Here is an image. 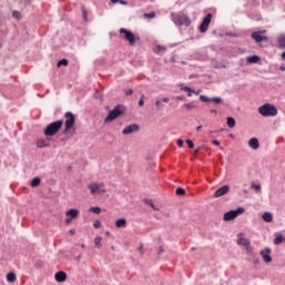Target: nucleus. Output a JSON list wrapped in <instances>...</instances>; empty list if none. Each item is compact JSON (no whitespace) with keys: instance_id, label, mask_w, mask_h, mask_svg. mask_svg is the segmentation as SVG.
<instances>
[{"instance_id":"1","label":"nucleus","mask_w":285,"mask_h":285,"mask_svg":"<svg viewBox=\"0 0 285 285\" xmlns=\"http://www.w3.org/2000/svg\"><path fill=\"white\" fill-rule=\"evenodd\" d=\"M258 112L262 115V117H277V107L266 102L258 107Z\"/></svg>"},{"instance_id":"2","label":"nucleus","mask_w":285,"mask_h":285,"mask_svg":"<svg viewBox=\"0 0 285 285\" xmlns=\"http://www.w3.org/2000/svg\"><path fill=\"white\" fill-rule=\"evenodd\" d=\"M63 126V120H58L55 122L49 124L45 129V136L46 137H55L59 130H61V127Z\"/></svg>"},{"instance_id":"3","label":"nucleus","mask_w":285,"mask_h":285,"mask_svg":"<svg viewBox=\"0 0 285 285\" xmlns=\"http://www.w3.org/2000/svg\"><path fill=\"white\" fill-rule=\"evenodd\" d=\"M124 106H116L111 111H109L108 116L105 119V124H110V121H115V119L121 117V115H124Z\"/></svg>"},{"instance_id":"4","label":"nucleus","mask_w":285,"mask_h":285,"mask_svg":"<svg viewBox=\"0 0 285 285\" xmlns=\"http://www.w3.org/2000/svg\"><path fill=\"white\" fill-rule=\"evenodd\" d=\"M171 19L176 26H190V18L186 14L171 13Z\"/></svg>"},{"instance_id":"5","label":"nucleus","mask_w":285,"mask_h":285,"mask_svg":"<svg viewBox=\"0 0 285 285\" xmlns=\"http://www.w3.org/2000/svg\"><path fill=\"white\" fill-rule=\"evenodd\" d=\"M119 32L120 35H124V39L125 41H128L129 46H135V41H139V37H135V33L126 28H121Z\"/></svg>"},{"instance_id":"6","label":"nucleus","mask_w":285,"mask_h":285,"mask_svg":"<svg viewBox=\"0 0 285 285\" xmlns=\"http://www.w3.org/2000/svg\"><path fill=\"white\" fill-rule=\"evenodd\" d=\"M244 213V207H238L237 209H234V210H229V212H226L224 214V222H233V219H237V217H239V215H243Z\"/></svg>"},{"instance_id":"7","label":"nucleus","mask_w":285,"mask_h":285,"mask_svg":"<svg viewBox=\"0 0 285 285\" xmlns=\"http://www.w3.org/2000/svg\"><path fill=\"white\" fill-rule=\"evenodd\" d=\"M91 195H101L106 193V185L104 183H91L88 185Z\"/></svg>"},{"instance_id":"8","label":"nucleus","mask_w":285,"mask_h":285,"mask_svg":"<svg viewBox=\"0 0 285 285\" xmlns=\"http://www.w3.org/2000/svg\"><path fill=\"white\" fill-rule=\"evenodd\" d=\"M66 117V122H65V132H68L72 126H75V115H72V112L68 111L65 115Z\"/></svg>"},{"instance_id":"9","label":"nucleus","mask_w":285,"mask_h":285,"mask_svg":"<svg viewBox=\"0 0 285 285\" xmlns=\"http://www.w3.org/2000/svg\"><path fill=\"white\" fill-rule=\"evenodd\" d=\"M266 30L263 31H254L252 33V39H254V41H256V43H262V41H268V38H266Z\"/></svg>"},{"instance_id":"10","label":"nucleus","mask_w":285,"mask_h":285,"mask_svg":"<svg viewBox=\"0 0 285 285\" xmlns=\"http://www.w3.org/2000/svg\"><path fill=\"white\" fill-rule=\"evenodd\" d=\"M210 21H213V14L208 13L202 21L199 31L206 32L208 30V26H210Z\"/></svg>"},{"instance_id":"11","label":"nucleus","mask_w":285,"mask_h":285,"mask_svg":"<svg viewBox=\"0 0 285 285\" xmlns=\"http://www.w3.org/2000/svg\"><path fill=\"white\" fill-rule=\"evenodd\" d=\"M132 132H139V125L132 124L124 128L122 135H132Z\"/></svg>"},{"instance_id":"12","label":"nucleus","mask_w":285,"mask_h":285,"mask_svg":"<svg viewBox=\"0 0 285 285\" xmlns=\"http://www.w3.org/2000/svg\"><path fill=\"white\" fill-rule=\"evenodd\" d=\"M228 190H230V187L224 185L215 191L214 197H224V195H227Z\"/></svg>"},{"instance_id":"13","label":"nucleus","mask_w":285,"mask_h":285,"mask_svg":"<svg viewBox=\"0 0 285 285\" xmlns=\"http://www.w3.org/2000/svg\"><path fill=\"white\" fill-rule=\"evenodd\" d=\"M261 255H262L265 264H271L273 262V258L271 257V249L267 248V249L262 250Z\"/></svg>"},{"instance_id":"14","label":"nucleus","mask_w":285,"mask_h":285,"mask_svg":"<svg viewBox=\"0 0 285 285\" xmlns=\"http://www.w3.org/2000/svg\"><path fill=\"white\" fill-rule=\"evenodd\" d=\"M276 41L278 43V48L281 50H285V35L284 33L278 35L276 38Z\"/></svg>"},{"instance_id":"15","label":"nucleus","mask_w":285,"mask_h":285,"mask_svg":"<svg viewBox=\"0 0 285 285\" xmlns=\"http://www.w3.org/2000/svg\"><path fill=\"white\" fill-rule=\"evenodd\" d=\"M248 146L253 150H257L259 148V140L257 138H252L248 140Z\"/></svg>"},{"instance_id":"16","label":"nucleus","mask_w":285,"mask_h":285,"mask_svg":"<svg viewBox=\"0 0 285 285\" xmlns=\"http://www.w3.org/2000/svg\"><path fill=\"white\" fill-rule=\"evenodd\" d=\"M55 279L56 282H66V279H68V275H66L65 272H58L55 275Z\"/></svg>"},{"instance_id":"17","label":"nucleus","mask_w":285,"mask_h":285,"mask_svg":"<svg viewBox=\"0 0 285 285\" xmlns=\"http://www.w3.org/2000/svg\"><path fill=\"white\" fill-rule=\"evenodd\" d=\"M238 246H245V248H248L250 246V240L245 237H239L237 239Z\"/></svg>"},{"instance_id":"18","label":"nucleus","mask_w":285,"mask_h":285,"mask_svg":"<svg viewBox=\"0 0 285 285\" xmlns=\"http://www.w3.org/2000/svg\"><path fill=\"white\" fill-rule=\"evenodd\" d=\"M67 217H70L71 219H77L79 217V210L78 209H69L66 212Z\"/></svg>"},{"instance_id":"19","label":"nucleus","mask_w":285,"mask_h":285,"mask_svg":"<svg viewBox=\"0 0 285 285\" xmlns=\"http://www.w3.org/2000/svg\"><path fill=\"white\" fill-rule=\"evenodd\" d=\"M262 219L266 222V224H271V222H273V214L271 212H265Z\"/></svg>"},{"instance_id":"20","label":"nucleus","mask_w":285,"mask_h":285,"mask_svg":"<svg viewBox=\"0 0 285 285\" xmlns=\"http://www.w3.org/2000/svg\"><path fill=\"white\" fill-rule=\"evenodd\" d=\"M126 226H128V220H126V218L116 220V228H126Z\"/></svg>"},{"instance_id":"21","label":"nucleus","mask_w":285,"mask_h":285,"mask_svg":"<svg viewBox=\"0 0 285 285\" xmlns=\"http://www.w3.org/2000/svg\"><path fill=\"white\" fill-rule=\"evenodd\" d=\"M7 282L13 283L17 282V274L16 273H8L7 274Z\"/></svg>"},{"instance_id":"22","label":"nucleus","mask_w":285,"mask_h":285,"mask_svg":"<svg viewBox=\"0 0 285 285\" xmlns=\"http://www.w3.org/2000/svg\"><path fill=\"white\" fill-rule=\"evenodd\" d=\"M282 242H284V236L282 234H277L274 239L275 246H279V244H282Z\"/></svg>"},{"instance_id":"23","label":"nucleus","mask_w":285,"mask_h":285,"mask_svg":"<svg viewBox=\"0 0 285 285\" xmlns=\"http://www.w3.org/2000/svg\"><path fill=\"white\" fill-rule=\"evenodd\" d=\"M180 89L187 92V97H193V95H195V90L190 89V87H181Z\"/></svg>"},{"instance_id":"24","label":"nucleus","mask_w":285,"mask_h":285,"mask_svg":"<svg viewBox=\"0 0 285 285\" xmlns=\"http://www.w3.org/2000/svg\"><path fill=\"white\" fill-rule=\"evenodd\" d=\"M37 147L38 148H46V147H48V141H46V139H39L37 141Z\"/></svg>"},{"instance_id":"25","label":"nucleus","mask_w":285,"mask_h":285,"mask_svg":"<svg viewBox=\"0 0 285 285\" xmlns=\"http://www.w3.org/2000/svg\"><path fill=\"white\" fill-rule=\"evenodd\" d=\"M259 61V56H250L247 58L248 63H257Z\"/></svg>"},{"instance_id":"26","label":"nucleus","mask_w":285,"mask_h":285,"mask_svg":"<svg viewBox=\"0 0 285 285\" xmlns=\"http://www.w3.org/2000/svg\"><path fill=\"white\" fill-rule=\"evenodd\" d=\"M39 184H41V178H39V177H35V178L31 180V186H32V188H37V186H39Z\"/></svg>"},{"instance_id":"27","label":"nucleus","mask_w":285,"mask_h":285,"mask_svg":"<svg viewBox=\"0 0 285 285\" xmlns=\"http://www.w3.org/2000/svg\"><path fill=\"white\" fill-rule=\"evenodd\" d=\"M235 124H236L235 118H233V117L227 118L228 128H235Z\"/></svg>"},{"instance_id":"28","label":"nucleus","mask_w":285,"mask_h":285,"mask_svg":"<svg viewBox=\"0 0 285 285\" xmlns=\"http://www.w3.org/2000/svg\"><path fill=\"white\" fill-rule=\"evenodd\" d=\"M145 204H147V206H151L154 210H159V208L155 206V203H153L151 199H145Z\"/></svg>"},{"instance_id":"29","label":"nucleus","mask_w":285,"mask_h":285,"mask_svg":"<svg viewBox=\"0 0 285 285\" xmlns=\"http://www.w3.org/2000/svg\"><path fill=\"white\" fill-rule=\"evenodd\" d=\"M58 68H61V66H68V59H61L58 61Z\"/></svg>"},{"instance_id":"30","label":"nucleus","mask_w":285,"mask_h":285,"mask_svg":"<svg viewBox=\"0 0 285 285\" xmlns=\"http://www.w3.org/2000/svg\"><path fill=\"white\" fill-rule=\"evenodd\" d=\"M90 213H95V215H99V213H101V208L100 207H91Z\"/></svg>"},{"instance_id":"31","label":"nucleus","mask_w":285,"mask_h":285,"mask_svg":"<svg viewBox=\"0 0 285 285\" xmlns=\"http://www.w3.org/2000/svg\"><path fill=\"white\" fill-rule=\"evenodd\" d=\"M95 246H98V248L101 247V236L95 238Z\"/></svg>"},{"instance_id":"32","label":"nucleus","mask_w":285,"mask_h":285,"mask_svg":"<svg viewBox=\"0 0 285 285\" xmlns=\"http://www.w3.org/2000/svg\"><path fill=\"white\" fill-rule=\"evenodd\" d=\"M176 195H186V189L179 187L176 189Z\"/></svg>"},{"instance_id":"33","label":"nucleus","mask_w":285,"mask_h":285,"mask_svg":"<svg viewBox=\"0 0 285 285\" xmlns=\"http://www.w3.org/2000/svg\"><path fill=\"white\" fill-rule=\"evenodd\" d=\"M199 99H200V101L208 102V101H210L212 98H209L207 96H204V95H200Z\"/></svg>"},{"instance_id":"34","label":"nucleus","mask_w":285,"mask_h":285,"mask_svg":"<svg viewBox=\"0 0 285 285\" xmlns=\"http://www.w3.org/2000/svg\"><path fill=\"white\" fill-rule=\"evenodd\" d=\"M210 101H212L213 104H222V98H219V97H214V98L210 99Z\"/></svg>"},{"instance_id":"35","label":"nucleus","mask_w":285,"mask_h":285,"mask_svg":"<svg viewBox=\"0 0 285 285\" xmlns=\"http://www.w3.org/2000/svg\"><path fill=\"white\" fill-rule=\"evenodd\" d=\"M184 107L186 108V110H193V108H195V105L193 104H185Z\"/></svg>"},{"instance_id":"36","label":"nucleus","mask_w":285,"mask_h":285,"mask_svg":"<svg viewBox=\"0 0 285 285\" xmlns=\"http://www.w3.org/2000/svg\"><path fill=\"white\" fill-rule=\"evenodd\" d=\"M12 17H13L14 19H20V18H21V13H20L19 11H13V12H12Z\"/></svg>"},{"instance_id":"37","label":"nucleus","mask_w":285,"mask_h":285,"mask_svg":"<svg viewBox=\"0 0 285 285\" xmlns=\"http://www.w3.org/2000/svg\"><path fill=\"white\" fill-rule=\"evenodd\" d=\"M186 144L188 145V148H195V142H193V140L187 139Z\"/></svg>"},{"instance_id":"38","label":"nucleus","mask_w":285,"mask_h":285,"mask_svg":"<svg viewBox=\"0 0 285 285\" xmlns=\"http://www.w3.org/2000/svg\"><path fill=\"white\" fill-rule=\"evenodd\" d=\"M82 17L85 21H88V12L86 11V8H82Z\"/></svg>"},{"instance_id":"39","label":"nucleus","mask_w":285,"mask_h":285,"mask_svg":"<svg viewBox=\"0 0 285 285\" xmlns=\"http://www.w3.org/2000/svg\"><path fill=\"white\" fill-rule=\"evenodd\" d=\"M145 17H146L147 19H155V12L145 13Z\"/></svg>"},{"instance_id":"40","label":"nucleus","mask_w":285,"mask_h":285,"mask_svg":"<svg viewBox=\"0 0 285 285\" xmlns=\"http://www.w3.org/2000/svg\"><path fill=\"white\" fill-rule=\"evenodd\" d=\"M94 228H101V222L100 220H95Z\"/></svg>"},{"instance_id":"41","label":"nucleus","mask_w":285,"mask_h":285,"mask_svg":"<svg viewBox=\"0 0 285 285\" xmlns=\"http://www.w3.org/2000/svg\"><path fill=\"white\" fill-rule=\"evenodd\" d=\"M252 188H254L255 190H262V185L252 184Z\"/></svg>"},{"instance_id":"42","label":"nucleus","mask_w":285,"mask_h":285,"mask_svg":"<svg viewBox=\"0 0 285 285\" xmlns=\"http://www.w3.org/2000/svg\"><path fill=\"white\" fill-rule=\"evenodd\" d=\"M161 50H166V48H164L161 46H157L156 47V52H161Z\"/></svg>"},{"instance_id":"43","label":"nucleus","mask_w":285,"mask_h":285,"mask_svg":"<svg viewBox=\"0 0 285 285\" xmlns=\"http://www.w3.org/2000/svg\"><path fill=\"white\" fill-rule=\"evenodd\" d=\"M132 92H134L132 89L125 90V95H127V97H130Z\"/></svg>"},{"instance_id":"44","label":"nucleus","mask_w":285,"mask_h":285,"mask_svg":"<svg viewBox=\"0 0 285 285\" xmlns=\"http://www.w3.org/2000/svg\"><path fill=\"white\" fill-rule=\"evenodd\" d=\"M177 146H178L179 148H181V147L184 146V140L178 139V140H177Z\"/></svg>"},{"instance_id":"45","label":"nucleus","mask_w":285,"mask_h":285,"mask_svg":"<svg viewBox=\"0 0 285 285\" xmlns=\"http://www.w3.org/2000/svg\"><path fill=\"white\" fill-rule=\"evenodd\" d=\"M156 107L159 109L161 108V100H156Z\"/></svg>"},{"instance_id":"46","label":"nucleus","mask_w":285,"mask_h":285,"mask_svg":"<svg viewBox=\"0 0 285 285\" xmlns=\"http://www.w3.org/2000/svg\"><path fill=\"white\" fill-rule=\"evenodd\" d=\"M139 106H144V95L141 96L140 100L138 101Z\"/></svg>"},{"instance_id":"47","label":"nucleus","mask_w":285,"mask_h":285,"mask_svg":"<svg viewBox=\"0 0 285 285\" xmlns=\"http://www.w3.org/2000/svg\"><path fill=\"white\" fill-rule=\"evenodd\" d=\"M212 144H213L214 146H220L219 140H213Z\"/></svg>"},{"instance_id":"48","label":"nucleus","mask_w":285,"mask_h":285,"mask_svg":"<svg viewBox=\"0 0 285 285\" xmlns=\"http://www.w3.org/2000/svg\"><path fill=\"white\" fill-rule=\"evenodd\" d=\"M163 101H164V104H168V101H170V98L165 97V98H163Z\"/></svg>"},{"instance_id":"49","label":"nucleus","mask_w":285,"mask_h":285,"mask_svg":"<svg viewBox=\"0 0 285 285\" xmlns=\"http://www.w3.org/2000/svg\"><path fill=\"white\" fill-rule=\"evenodd\" d=\"M73 218H70V216H67V219H66V224H70V222H72Z\"/></svg>"},{"instance_id":"50","label":"nucleus","mask_w":285,"mask_h":285,"mask_svg":"<svg viewBox=\"0 0 285 285\" xmlns=\"http://www.w3.org/2000/svg\"><path fill=\"white\" fill-rule=\"evenodd\" d=\"M76 233H77V230H75V229H70V230H69V234H70V235H76Z\"/></svg>"},{"instance_id":"51","label":"nucleus","mask_w":285,"mask_h":285,"mask_svg":"<svg viewBox=\"0 0 285 285\" xmlns=\"http://www.w3.org/2000/svg\"><path fill=\"white\" fill-rule=\"evenodd\" d=\"M119 3H120L121 6H127L128 2H126V1H124V0H120Z\"/></svg>"},{"instance_id":"52","label":"nucleus","mask_w":285,"mask_h":285,"mask_svg":"<svg viewBox=\"0 0 285 285\" xmlns=\"http://www.w3.org/2000/svg\"><path fill=\"white\" fill-rule=\"evenodd\" d=\"M210 114H212V115H217V110H216V109H212V110H210Z\"/></svg>"},{"instance_id":"53","label":"nucleus","mask_w":285,"mask_h":285,"mask_svg":"<svg viewBox=\"0 0 285 285\" xmlns=\"http://www.w3.org/2000/svg\"><path fill=\"white\" fill-rule=\"evenodd\" d=\"M121 0H111V3H119Z\"/></svg>"},{"instance_id":"54","label":"nucleus","mask_w":285,"mask_h":285,"mask_svg":"<svg viewBox=\"0 0 285 285\" xmlns=\"http://www.w3.org/2000/svg\"><path fill=\"white\" fill-rule=\"evenodd\" d=\"M196 130H197V132H199V131L202 130V126H198V127L196 128Z\"/></svg>"},{"instance_id":"55","label":"nucleus","mask_w":285,"mask_h":285,"mask_svg":"<svg viewBox=\"0 0 285 285\" xmlns=\"http://www.w3.org/2000/svg\"><path fill=\"white\" fill-rule=\"evenodd\" d=\"M281 57H282V59H285V51L282 53Z\"/></svg>"},{"instance_id":"56","label":"nucleus","mask_w":285,"mask_h":285,"mask_svg":"<svg viewBox=\"0 0 285 285\" xmlns=\"http://www.w3.org/2000/svg\"><path fill=\"white\" fill-rule=\"evenodd\" d=\"M229 137H230L232 139H234V138H235V136H234L233 134H230V135H229Z\"/></svg>"},{"instance_id":"57","label":"nucleus","mask_w":285,"mask_h":285,"mask_svg":"<svg viewBox=\"0 0 285 285\" xmlns=\"http://www.w3.org/2000/svg\"><path fill=\"white\" fill-rule=\"evenodd\" d=\"M159 253H164V248L163 247H160Z\"/></svg>"},{"instance_id":"58","label":"nucleus","mask_w":285,"mask_h":285,"mask_svg":"<svg viewBox=\"0 0 285 285\" xmlns=\"http://www.w3.org/2000/svg\"><path fill=\"white\" fill-rule=\"evenodd\" d=\"M194 95H199V91H195Z\"/></svg>"},{"instance_id":"59","label":"nucleus","mask_w":285,"mask_h":285,"mask_svg":"<svg viewBox=\"0 0 285 285\" xmlns=\"http://www.w3.org/2000/svg\"><path fill=\"white\" fill-rule=\"evenodd\" d=\"M81 248H86V245H81Z\"/></svg>"},{"instance_id":"60","label":"nucleus","mask_w":285,"mask_h":285,"mask_svg":"<svg viewBox=\"0 0 285 285\" xmlns=\"http://www.w3.org/2000/svg\"><path fill=\"white\" fill-rule=\"evenodd\" d=\"M106 235H110V232H107Z\"/></svg>"},{"instance_id":"61","label":"nucleus","mask_w":285,"mask_h":285,"mask_svg":"<svg viewBox=\"0 0 285 285\" xmlns=\"http://www.w3.org/2000/svg\"><path fill=\"white\" fill-rule=\"evenodd\" d=\"M281 70H285V68H284V67H282V68H281Z\"/></svg>"}]
</instances>
